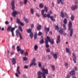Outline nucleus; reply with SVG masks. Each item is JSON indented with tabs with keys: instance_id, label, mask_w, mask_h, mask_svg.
<instances>
[{
	"instance_id": "8",
	"label": "nucleus",
	"mask_w": 78,
	"mask_h": 78,
	"mask_svg": "<svg viewBox=\"0 0 78 78\" xmlns=\"http://www.w3.org/2000/svg\"><path fill=\"white\" fill-rule=\"evenodd\" d=\"M61 37L60 35H59L57 37V40H56V43L57 44H58L59 42H60V38Z\"/></svg>"
},
{
	"instance_id": "45",
	"label": "nucleus",
	"mask_w": 78,
	"mask_h": 78,
	"mask_svg": "<svg viewBox=\"0 0 78 78\" xmlns=\"http://www.w3.org/2000/svg\"><path fill=\"white\" fill-rule=\"evenodd\" d=\"M55 30H59V27H58V26L57 25L55 26Z\"/></svg>"
},
{
	"instance_id": "35",
	"label": "nucleus",
	"mask_w": 78,
	"mask_h": 78,
	"mask_svg": "<svg viewBox=\"0 0 78 78\" xmlns=\"http://www.w3.org/2000/svg\"><path fill=\"white\" fill-rule=\"evenodd\" d=\"M51 68L53 70H55V66L54 65L52 66Z\"/></svg>"
},
{
	"instance_id": "24",
	"label": "nucleus",
	"mask_w": 78,
	"mask_h": 78,
	"mask_svg": "<svg viewBox=\"0 0 78 78\" xmlns=\"http://www.w3.org/2000/svg\"><path fill=\"white\" fill-rule=\"evenodd\" d=\"M37 33H35L34 35V39H37Z\"/></svg>"
},
{
	"instance_id": "15",
	"label": "nucleus",
	"mask_w": 78,
	"mask_h": 78,
	"mask_svg": "<svg viewBox=\"0 0 78 78\" xmlns=\"http://www.w3.org/2000/svg\"><path fill=\"white\" fill-rule=\"evenodd\" d=\"M36 66V62H32L30 65V67H31V66Z\"/></svg>"
},
{
	"instance_id": "37",
	"label": "nucleus",
	"mask_w": 78,
	"mask_h": 78,
	"mask_svg": "<svg viewBox=\"0 0 78 78\" xmlns=\"http://www.w3.org/2000/svg\"><path fill=\"white\" fill-rule=\"evenodd\" d=\"M19 36L20 39H21V40H22L23 39V38L22 37V34H19Z\"/></svg>"
},
{
	"instance_id": "21",
	"label": "nucleus",
	"mask_w": 78,
	"mask_h": 78,
	"mask_svg": "<svg viewBox=\"0 0 78 78\" xmlns=\"http://www.w3.org/2000/svg\"><path fill=\"white\" fill-rule=\"evenodd\" d=\"M37 30H40L41 29V26L38 25L37 28Z\"/></svg>"
},
{
	"instance_id": "25",
	"label": "nucleus",
	"mask_w": 78,
	"mask_h": 78,
	"mask_svg": "<svg viewBox=\"0 0 78 78\" xmlns=\"http://www.w3.org/2000/svg\"><path fill=\"white\" fill-rule=\"evenodd\" d=\"M29 36L30 38H33V32L30 33L29 35Z\"/></svg>"
},
{
	"instance_id": "57",
	"label": "nucleus",
	"mask_w": 78,
	"mask_h": 78,
	"mask_svg": "<svg viewBox=\"0 0 78 78\" xmlns=\"http://www.w3.org/2000/svg\"><path fill=\"white\" fill-rule=\"evenodd\" d=\"M36 58H33L32 60V62H35L36 61Z\"/></svg>"
},
{
	"instance_id": "30",
	"label": "nucleus",
	"mask_w": 78,
	"mask_h": 78,
	"mask_svg": "<svg viewBox=\"0 0 78 78\" xmlns=\"http://www.w3.org/2000/svg\"><path fill=\"white\" fill-rule=\"evenodd\" d=\"M50 18L51 19V20H52L53 21H55V20L54 19V17H53L52 16H51Z\"/></svg>"
},
{
	"instance_id": "64",
	"label": "nucleus",
	"mask_w": 78,
	"mask_h": 78,
	"mask_svg": "<svg viewBox=\"0 0 78 78\" xmlns=\"http://www.w3.org/2000/svg\"><path fill=\"white\" fill-rule=\"evenodd\" d=\"M28 66H24V68L25 69H28Z\"/></svg>"
},
{
	"instance_id": "55",
	"label": "nucleus",
	"mask_w": 78,
	"mask_h": 78,
	"mask_svg": "<svg viewBox=\"0 0 78 78\" xmlns=\"http://www.w3.org/2000/svg\"><path fill=\"white\" fill-rule=\"evenodd\" d=\"M15 8L16 7H15V6H14V5L12 6V9L13 11L14 10Z\"/></svg>"
},
{
	"instance_id": "17",
	"label": "nucleus",
	"mask_w": 78,
	"mask_h": 78,
	"mask_svg": "<svg viewBox=\"0 0 78 78\" xmlns=\"http://www.w3.org/2000/svg\"><path fill=\"white\" fill-rule=\"evenodd\" d=\"M60 16L61 17H62V18H64V17L65 16L64 15V12H60Z\"/></svg>"
},
{
	"instance_id": "33",
	"label": "nucleus",
	"mask_w": 78,
	"mask_h": 78,
	"mask_svg": "<svg viewBox=\"0 0 78 78\" xmlns=\"http://www.w3.org/2000/svg\"><path fill=\"white\" fill-rule=\"evenodd\" d=\"M11 4L12 5V6H14V0H12V2Z\"/></svg>"
},
{
	"instance_id": "19",
	"label": "nucleus",
	"mask_w": 78,
	"mask_h": 78,
	"mask_svg": "<svg viewBox=\"0 0 78 78\" xmlns=\"http://www.w3.org/2000/svg\"><path fill=\"white\" fill-rule=\"evenodd\" d=\"M57 2L58 4H59L60 2H61L62 4H64V1L62 0H58Z\"/></svg>"
},
{
	"instance_id": "36",
	"label": "nucleus",
	"mask_w": 78,
	"mask_h": 78,
	"mask_svg": "<svg viewBox=\"0 0 78 78\" xmlns=\"http://www.w3.org/2000/svg\"><path fill=\"white\" fill-rule=\"evenodd\" d=\"M38 47V46H37V45H35L34 47V49L35 50H37V48Z\"/></svg>"
},
{
	"instance_id": "54",
	"label": "nucleus",
	"mask_w": 78,
	"mask_h": 78,
	"mask_svg": "<svg viewBox=\"0 0 78 78\" xmlns=\"http://www.w3.org/2000/svg\"><path fill=\"white\" fill-rule=\"evenodd\" d=\"M24 55H25V56H28V52H25Z\"/></svg>"
},
{
	"instance_id": "39",
	"label": "nucleus",
	"mask_w": 78,
	"mask_h": 78,
	"mask_svg": "<svg viewBox=\"0 0 78 78\" xmlns=\"http://www.w3.org/2000/svg\"><path fill=\"white\" fill-rule=\"evenodd\" d=\"M20 51L21 55H23V53H24V50H21Z\"/></svg>"
},
{
	"instance_id": "56",
	"label": "nucleus",
	"mask_w": 78,
	"mask_h": 78,
	"mask_svg": "<svg viewBox=\"0 0 78 78\" xmlns=\"http://www.w3.org/2000/svg\"><path fill=\"white\" fill-rule=\"evenodd\" d=\"M15 75L16 77H17L18 78V77H19V74H18L17 73H16L15 74Z\"/></svg>"
},
{
	"instance_id": "58",
	"label": "nucleus",
	"mask_w": 78,
	"mask_h": 78,
	"mask_svg": "<svg viewBox=\"0 0 78 78\" xmlns=\"http://www.w3.org/2000/svg\"><path fill=\"white\" fill-rule=\"evenodd\" d=\"M19 23H20V25H21L22 26H23V23L20 22Z\"/></svg>"
},
{
	"instance_id": "38",
	"label": "nucleus",
	"mask_w": 78,
	"mask_h": 78,
	"mask_svg": "<svg viewBox=\"0 0 78 78\" xmlns=\"http://www.w3.org/2000/svg\"><path fill=\"white\" fill-rule=\"evenodd\" d=\"M68 65H69V64L67 62H66L65 63V67H66V68L67 69L68 67Z\"/></svg>"
},
{
	"instance_id": "14",
	"label": "nucleus",
	"mask_w": 78,
	"mask_h": 78,
	"mask_svg": "<svg viewBox=\"0 0 78 78\" xmlns=\"http://www.w3.org/2000/svg\"><path fill=\"white\" fill-rule=\"evenodd\" d=\"M44 29L45 32L46 33V34H47L48 31H49L50 30V29L49 28V27L47 28L46 27H45L44 28Z\"/></svg>"
},
{
	"instance_id": "20",
	"label": "nucleus",
	"mask_w": 78,
	"mask_h": 78,
	"mask_svg": "<svg viewBox=\"0 0 78 78\" xmlns=\"http://www.w3.org/2000/svg\"><path fill=\"white\" fill-rule=\"evenodd\" d=\"M16 36H17V37H19V36H18V35L20 33V32H19V31L18 30H17L16 31Z\"/></svg>"
},
{
	"instance_id": "44",
	"label": "nucleus",
	"mask_w": 78,
	"mask_h": 78,
	"mask_svg": "<svg viewBox=\"0 0 78 78\" xmlns=\"http://www.w3.org/2000/svg\"><path fill=\"white\" fill-rule=\"evenodd\" d=\"M44 12H45V10L44 9H43L41 11V14L42 15H43V14H44Z\"/></svg>"
},
{
	"instance_id": "52",
	"label": "nucleus",
	"mask_w": 78,
	"mask_h": 78,
	"mask_svg": "<svg viewBox=\"0 0 78 78\" xmlns=\"http://www.w3.org/2000/svg\"><path fill=\"white\" fill-rule=\"evenodd\" d=\"M47 17L48 18H50V14H47Z\"/></svg>"
},
{
	"instance_id": "23",
	"label": "nucleus",
	"mask_w": 78,
	"mask_h": 78,
	"mask_svg": "<svg viewBox=\"0 0 78 78\" xmlns=\"http://www.w3.org/2000/svg\"><path fill=\"white\" fill-rule=\"evenodd\" d=\"M23 19L26 23H28V19L26 18L25 17H24Z\"/></svg>"
},
{
	"instance_id": "49",
	"label": "nucleus",
	"mask_w": 78,
	"mask_h": 78,
	"mask_svg": "<svg viewBox=\"0 0 78 78\" xmlns=\"http://www.w3.org/2000/svg\"><path fill=\"white\" fill-rule=\"evenodd\" d=\"M66 51L67 53H69V52L70 51V50H69V49L68 48H66Z\"/></svg>"
},
{
	"instance_id": "4",
	"label": "nucleus",
	"mask_w": 78,
	"mask_h": 78,
	"mask_svg": "<svg viewBox=\"0 0 78 78\" xmlns=\"http://www.w3.org/2000/svg\"><path fill=\"white\" fill-rule=\"evenodd\" d=\"M67 20L66 18H65L63 20V23H64L63 25V27L65 30H66V24H67Z\"/></svg>"
},
{
	"instance_id": "13",
	"label": "nucleus",
	"mask_w": 78,
	"mask_h": 78,
	"mask_svg": "<svg viewBox=\"0 0 78 78\" xmlns=\"http://www.w3.org/2000/svg\"><path fill=\"white\" fill-rule=\"evenodd\" d=\"M12 60L13 64V65H15L16 63V59L14 58H13Z\"/></svg>"
},
{
	"instance_id": "47",
	"label": "nucleus",
	"mask_w": 78,
	"mask_h": 78,
	"mask_svg": "<svg viewBox=\"0 0 78 78\" xmlns=\"http://www.w3.org/2000/svg\"><path fill=\"white\" fill-rule=\"evenodd\" d=\"M43 16L44 18H45V17H47V14H43L42 15Z\"/></svg>"
},
{
	"instance_id": "7",
	"label": "nucleus",
	"mask_w": 78,
	"mask_h": 78,
	"mask_svg": "<svg viewBox=\"0 0 78 78\" xmlns=\"http://www.w3.org/2000/svg\"><path fill=\"white\" fill-rule=\"evenodd\" d=\"M41 75H42V73L41 72V71H39L37 73L38 78H41Z\"/></svg>"
},
{
	"instance_id": "6",
	"label": "nucleus",
	"mask_w": 78,
	"mask_h": 78,
	"mask_svg": "<svg viewBox=\"0 0 78 78\" xmlns=\"http://www.w3.org/2000/svg\"><path fill=\"white\" fill-rule=\"evenodd\" d=\"M73 55V61L74 62V63H76V56H75V54L74 53L72 54Z\"/></svg>"
},
{
	"instance_id": "51",
	"label": "nucleus",
	"mask_w": 78,
	"mask_h": 78,
	"mask_svg": "<svg viewBox=\"0 0 78 78\" xmlns=\"http://www.w3.org/2000/svg\"><path fill=\"white\" fill-rule=\"evenodd\" d=\"M34 28V24H32L31 25V29L32 30V29H33Z\"/></svg>"
},
{
	"instance_id": "43",
	"label": "nucleus",
	"mask_w": 78,
	"mask_h": 78,
	"mask_svg": "<svg viewBox=\"0 0 78 78\" xmlns=\"http://www.w3.org/2000/svg\"><path fill=\"white\" fill-rule=\"evenodd\" d=\"M17 22L18 23H20V19H19V18H17Z\"/></svg>"
},
{
	"instance_id": "10",
	"label": "nucleus",
	"mask_w": 78,
	"mask_h": 78,
	"mask_svg": "<svg viewBox=\"0 0 78 78\" xmlns=\"http://www.w3.org/2000/svg\"><path fill=\"white\" fill-rule=\"evenodd\" d=\"M58 31L60 34H61L63 35L64 33V29L61 28Z\"/></svg>"
},
{
	"instance_id": "63",
	"label": "nucleus",
	"mask_w": 78,
	"mask_h": 78,
	"mask_svg": "<svg viewBox=\"0 0 78 78\" xmlns=\"http://www.w3.org/2000/svg\"><path fill=\"white\" fill-rule=\"evenodd\" d=\"M23 78H27V76H26V75L25 74H24L23 75Z\"/></svg>"
},
{
	"instance_id": "32",
	"label": "nucleus",
	"mask_w": 78,
	"mask_h": 78,
	"mask_svg": "<svg viewBox=\"0 0 78 78\" xmlns=\"http://www.w3.org/2000/svg\"><path fill=\"white\" fill-rule=\"evenodd\" d=\"M71 20H74V16H73V15H71Z\"/></svg>"
},
{
	"instance_id": "28",
	"label": "nucleus",
	"mask_w": 78,
	"mask_h": 78,
	"mask_svg": "<svg viewBox=\"0 0 78 78\" xmlns=\"http://www.w3.org/2000/svg\"><path fill=\"white\" fill-rule=\"evenodd\" d=\"M18 29H19L20 30L21 32H22L23 31V30H22V27L20 26H19L18 27Z\"/></svg>"
},
{
	"instance_id": "61",
	"label": "nucleus",
	"mask_w": 78,
	"mask_h": 78,
	"mask_svg": "<svg viewBox=\"0 0 78 78\" xmlns=\"http://www.w3.org/2000/svg\"><path fill=\"white\" fill-rule=\"evenodd\" d=\"M48 58L49 59H50L51 58V56L50 55H48Z\"/></svg>"
},
{
	"instance_id": "1",
	"label": "nucleus",
	"mask_w": 78,
	"mask_h": 78,
	"mask_svg": "<svg viewBox=\"0 0 78 78\" xmlns=\"http://www.w3.org/2000/svg\"><path fill=\"white\" fill-rule=\"evenodd\" d=\"M72 21H70L69 22L68 24V31H70V36H72L73 35V29H72Z\"/></svg>"
},
{
	"instance_id": "3",
	"label": "nucleus",
	"mask_w": 78,
	"mask_h": 78,
	"mask_svg": "<svg viewBox=\"0 0 78 78\" xmlns=\"http://www.w3.org/2000/svg\"><path fill=\"white\" fill-rule=\"evenodd\" d=\"M9 30H10L11 31L12 34V37H14V31L15 30V28L14 27H12L11 26L9 27L7 29L8 31H9Z\"/></svg>"
},
{
	"instance_id": "59",
	"label": "nucleus",
	"mask_w": 78,
	"mask_h": 78,
	"mask_svg": "<svg viewBox=\"0 0 78 78\" xmlns=\"http://www.w3.org/2000/svg\"><path fill=\"white\" fill-rule=\"evenodd\" d=\"M24 4L25 5H26V4H27V0H24Z\"/></svg>"
},
{
	"instance_id": "12",
	"label": "nucleus",
	"mask_w": 78,
	"mask_h": 78,
	"mask_svg": "<svg viewBox=\"0 0 78 78\" xmlns=\"http://www.w3.org/2000/svg\"><path fill=\"white\" fill-rule=\"evenodd\" d=\"M70 74L72 76L75 75V71L73 70L71 71L70 72Z\"/></svg>"
},
{
	"instance_id": "26",
	"label": "nucleus",
	"mask_w": 78,
	"mask_h": 78,
	"mask_svg": "<svg viewBox=\"0 0 78 78\" xmlns=\"http://www.w3.org/2000/svg\"><path fill=\"white\" fill-rule=\"evenodd\" d=\"M49 42H51L52 44H54V40H53V39H51V40H50L49 41Z\"/></svg>"
},
{
	"instance_id": "42",
	"label": "nucleus",
	"mask_w": 78,
	"mask_h": 78,
	"mask_svg": "<svg viewBox=\"0 0 78 78\" xmlns=\"http://www.w3.org/2000/svg\"><path fill=\"white\" fill-rule=\"evenodd\" d=\"M44 9H45V12H47L48 11V8L47 7V6H45Z\"/></svg>"
},
{
	"instance_id": "22",
	"label": "nucleus",
	"mask_w": 78,
	"mask_h": 78,
	"mask_svg": "<svg viewBox=\"0 0 78 78\" xmlns=\"http://www.w3.org/2000/svg\"><path fill=\"white\" fill-rule=\"evenodd\" d=\"M27 33H32V32H31V29H27Z\"/></svg>"
},
{
	"instance_id": "2",
	"label": "nucleus",
	"mask_w": 78,
	"mask_h": 78,
	"mask_svg": "<svg viewBox=\"0 0 78 78\" xmlns=\"http://www.w3.org/2000/svg\"><path fill=\"white\" fill-rule=\"evenodd\" d=\"M43 73L42 74V76L43 78H46V76H45V74H48V70L47 69H45V68H43L42 69Z\"/></svg>"
},
{
	"instance_id": "62",
	"label": "nucleus",
	"mask_w": 78,
	"mask_h": 78,
	"mask_svg": "<svg viewBox=\"0 0 78 78\" xmlns=\"http://www.w3.org/2000/svg\"><path fill=\"white\" fill-rule=\"evenodd\" d=\"M70 75L68 74L66 78H70Z\"/></svg>"
},
{
	"instance_id": "16",
	"label": "nucleus",
	"mask_w": 78,
	"mask_h": 78,
	"mask_svg": "<svg viewBox=\"0 0 78 78\" xmlns=\"http://www.w3.org/2000/svg\"><path fill=\"white\" fill-rule=\"evenodd\" d=\"M45 43H46V48H48V47H49V46L48 44V41H47V40H45Z\"/></svg>"
},
{
	"instance_id": "11",
	"label": "nucleus",
	"mask_w": 78,
	"mask_h": 78,
	"mask_svg": "<svg viewBox=\"0 0 78 78\" xmlns=\"http://www.w3.org/2000/svg\"><path fill=\"white\" fill-rule=\"evenodd\" d=\"M57 55H58V53L57 52H56L53 55V57L55 59H57L58 58Z\"/></svg>"
},
{
	"instance_id": "60",
	"label": "nucleus",
	"mask_w": 78,
	"mask_h": 78,
	"mask_svg": "<svg viewBox=\"0 0 78 78\" xmlns=\"http://www.w3.org/2000/svg\"><path fill=\"white\" fill-rule=\"evenodd\" d=\"M5 23L6 24V25H8V24H9V22L8 21H5Z\"/></svg>"
},
{
	"instance_id": "5",
	"label": "nucleus",
	"mask_w": 78,
	"mask_h": 78,
	"mask_svg": "<svg viewBox=\"0 0 78 78\" xmlns=\"http://www.w3.org/2000/svg\"><path fill=\"white\" fill-rule=\"evenodd\" d=\"M71 8L72 10L73 11H75V9H76L77 8H78V6H77L76 5H72Z\"/></svg>"
},
{
	"instance_id": "27",
	"label": "nucleus",
	"mask_w": 78,
	"mask_h": 78,
	"mask_svg": "<svg viewBox=\"0 0 78 78\" xmlns=\"http://www.w3.org/2000/svg\"><path fill=\"white\" fill-rule=\"evenodd\" d=\"M39 6L40 8H44V5L42 4L41 3L40 4Z\"/></svg>"
},
{
	"instance_id": "50",
	"label": "nucleus",
	"mask_w": 78,
	"mask_h": 78,
	"mask_svg": "<svg viewBox=\"0 0 78 78\" xmlns=\"http://www.w3.org/2000/svg\"><path fill=\"white\" fill-rule=\"evenodd\" d=\"M47 52H50V49L49 48H48L46 49Z\"/></svg>"
},
{
	"instance_id": "53",
	"label": "nucleus",
	"mask_w": 78,
	"mask_h": 78,
	"mask_svg": "<svg viewBox=\"0 0 78 78\" xmlns=\"http://www.w3.org/2000/svg\"><path fill=\"white\" fill-rule=\"evenodd\" d=\"M42 33L41 32H39L38 33V35L39 36H41V35H42Z\"/></svg>"
},
{
	"instance_id": "29",
	"label": "nucleus",
	"mask_w": 78,
	"mask_h": 78,
	"mask_svg": "<svg viewBox=\"0 0 78 78\" xmlns=\"http://www.w3.org/2000/svg\"><path fill=\"white\" fill-rule=\"evenodd\" d=\"M17 48L18 51H20L21 50V49H20V46H17Z\"/></svg>"
},
{
	"instance_id": "41",
	"label": "nucleus",
	"mask_w": 78,
	"mask_h": 78,
	"mask_svg": "<svg viewBox=\"0 0 78 78\" xmlns=\"http://www.w3.org/2000/svg\"><path fill=\"white\" fill-rule=\"evenodd\" d=\"M23 59L24 61H27L28 59V58L26 57H24L23 58Z\"/></svg>"
},
{
	"instance_id": "34",
	"label": "nucleus",
	"mask_w": 78,
	"mask_h": 78,
	"mask_svg": "<svg viewBox=\"0 0 78 78\" xmlns=\"http://www.w3.org/2000/svg\"><path fill=\"white\" fill-rule=\"evenodd\" d=\"M40 44H43V43H44V39H41L40 42Z\"/></svg>"
},
{
	"instance_id": "18",
	"label": "nucleus",
	"mask_w": 78,
	"mask_h": 78,
	"mask_svg": "<svg viewBox=\"0 0 78 78\" xmlns=\"http://www.w3.org/2000/svg\"><path fill=\"white\" fill-rule=\"evenodd\" d=\"M19 69H20V67L18 66L17 67V69L16 71L18 72V73L20 75V71H19Z\"/></svg>"
},
{
	"instance_id": "9",
	"label": "nucleus",
	"mask_w": 78,
	"mask_h": 78,
	"mask_svg": "<svg viewBox=\"0 0 78 78\" xmlns=\"http://www.w3.org/2000/svg\"><path fill=\"white\" fill-rule=\"evenodd\" d=\"M17 12L16 11H15L12 12V14L13 17H16V16L17 14Z\"/></svg>"
},
{
	"instance_id": "48",
	"label": "nucleus",
	"mask_w": 78,
	"mask_h": 78,
	"mask_svg": "<svg viewBox=\"0 0 78 78\" xmlns=\"http://www.w3.org/2000/svg\"><path fill=\"white\" fill-rule=\"evenodd\" d=\"M38 66L39 67H41L42 66V65L41 64V62H38Z\"/></svg>"
},
{
	"instance_id": "31",
	"label": "nucleus",
	"mask_w": 78,
	"mask_h": 78,
	"mask_svg": "<svg viewBox=\"0 0 78 78\" xmlns=\"http://www.w3.org/2000/svg\"><path fill=\"white\" fill-rule=\"evenodd\" d=\"M46 40H47V41H48H48L49 42V41H50V37H48V36H47V39H45V42Z\"/></svg>"
},
{
	"instance_id": "40",
	"label": "nucleus",
	"mask_w": 78,
	"mask_h": 78,
	"mask_svg": "<svg viewBox=\"0 0 78 78\" xmlns=\"http://www.w3.org/2000/svg\"><path fill=\"white\" fill-rule=\"evenodd\" d=\"M30 11H31V13L32 14H33L34 13V10H33V9L32 8H31L30 9Z\"/></svg>"
},
{
	"instance_id": "46",
	"label": "nucleus",
	"mask_w": 78,
	"mask_h": 78,
	"mask_svg": "<svg viewBox=\"0 0 78 78\" xmlns=\"http://www.w3.org/2000/svg\"><path fill=\"white\" fill-rule=\"evenodd\" d=\"M65 14L66 18L69 19V16H68V15H67V14L66 13V12H65Z\"/></svg>"
}]
</instances>
